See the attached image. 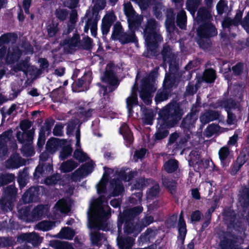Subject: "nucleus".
<instances>
[{
    "mask_svg": "<svg viewBox=\"0 0 249 249\" xmlns=\"http://www.w3.org/2000/svg\"><path fill=\"white\" fill-rule=\"evenodd\" d=\"M101 196L90 204L89 214V227L99 228L106 231V221L110 214V208Z\"/></svg>",
    "mask_w": 249,
    "mask_h": 249,
    "instance_id": "nucleus-1",
    "label": "nucleus"
},
{
    "mask_svg": "<svg viewBox=\"0 0 249 249\" xmlns=\"http://www.w3.org/2000/svg\"><path fill=\"white\" fill-rule=\"evenodd\" d=\"M143 34L147 47L150 49L161 41V37L159 34L158 24L154 19L148 20Z\"/></svg>",
    "mask_w": 249,
    "mask_h": 249,
    "instance_id": "nucleus-2",
    "label": "nucleus"
},
{
    "mask_svg": "<svg viewBox=\"0 0 249 249\" xmlns=\"http://www.w3.org/2000/svg\"><path fill=\"white\" fill-rule=\"evenodd\" d=\"M156 74L155 72L151 73L146 79L142 80V82L140 96L143 101L147 104L150 103L149 98L151 93L156 89L155 85V75Z\"/></svg>",
    "mask_w": 249,
    "mask_h": 249,
    "instance_id": "nucleus-3",
    "label": "nucleus"
},
{
    "mask_svg": "<svg viewBox=\"0 0 249 249\" xmlns=\"http://www.w3.org/2000/svg\"><path fill=\"white\" fill-rule=\"evenodd\" d=\"M124 11L128 18L127 20L130 29L139 27L142 20V17L136 15L130 3L124 4Z\"/></svg>",
    "mask_w": 249,
    "mask_h": 249,
    "instance_id": "nucleus-4",
    "label": "nucleus"
},
{
    "mask_svg": "<svg viewBox=\"0 0 249 249\" xmlns=\"http://www.w3.org/2000/svg\"><path fill=\"white\" fill-rule=\"evenodd\" d=\"M134 29L135 28H133L131 30L132 32L129 34H124L123 33L122 26L120 23H117L114 26V30L112 36L114 39L118 38L121 40L124 43L134 41L135 40V36L133 31Z\"/></svg>",
    "mask_w": 249,
    "mask_h": 249,
    "instance_id": "nucleus-5",
    "label": "nucleus"
},
{
    "mask_svg": "<svg viewBox=\"0 0 249 249\" xmlns=\"http://www.w3.org/2000/svg\"><path fill=\"white\" fill-rule=\"evenodd\" d=\"M218 235L220 238H223L219 244L222 249H237L236 246V240L231 238H234L236 234Z\"/></svg>",
    "mask_w": 249,
    "mask_h": 249,
    "instance_id": "nucleus-6",
    "label": "nucleus"
},
{
    "mask_svg": "<svg viewBox=\"0 0 249 249\" xmlns=\"http://www.w3.org/2000/svg\"><path fill=\"white\" fill-rule=\"evenodd\" d=\"M43 238L39 234H18L17 241L20 243L26 242L31 243L33 246H37L42 241Z\"/></svg>",
    "mask_w": 249,
    "mask_h": 249,
    "instance_id": "nucleus-7",
    "label": "nucleus"
},
{
    "mask_svg": "<svg viewBox=\"0 0 249 249\" xmlns=\"http://www.w3.org/2000/svg\"><path fill=\"white\" fill-rule=\"evenodd\" d=\"M117 245L120 249H131L134 239L132 237L125 236L129 234H118Z\"/></svg>",
    "mask_w": 249,
    "mask_h": 249,
    "instance_id": "nucleus-8",
    "label": "nucleus"
},
{
    "mask_svg": "<svg viewBox=\"0 0 249 249\" xmlns=\"http://www.w3.org/2000/svg\"><path fill=\"white\" fill-rule=\"evenodd\" d=\"M198 34L201 37H209L217 35L215 28L211 24H206L203 27L198 30Z\"/></svg>",
    "mask_w": 249,
    "mask_h": 249,
    "instance_id": "nucleus-9",
    "label": "nucleus"
},
{
    "mask_svg": "<svg viewBox=\"0 0 249 249\" xmlns=\"http://www.w3.org/2000/svg\"><path fill=\"white\" fill-rule=\"evenodd\" d=\"M62 44L65 49H69L68 51L71 53V50L79 46L80 44L79 36L77 34H74L71 38L64 40L62 42Z\"/></svg>",
    "mask_w": 249,
    "mask_h": 249,
    "instance_id": "nucleus-10",
    "label": "nucleus"
},
{
    "mask_svg": "<svg viewBox=\"0 0 249 249\" xmlns=\"http://www.w3.org/2000/svg\"><path fill=\"white\" fill-rule=\"evenodd\" d=\"M115 20V17L112 14L106 15L102 19V31L104 35L107 34L112 23Z\"/></svg>",
    "mask_w": 249,
    "mask_h": 249,
    "instance_id": "nucleus-11",
    "label": "nucleus"
},
{
    "mask_svg": "<svg viewBox=\"0 0 249 249\" xmlns=\"http://www.w3.org/2000/svg\"><path fill=\"white\" fill-rule=\"evenodd\" d=\"M65 142V140H59L57 139H52L47 142L46 144V151L51 154H53L61 147Z\"/></svg>",
    "mask_w": 249,
    "mask_h": 249,
    "instance_id": "nucleus-12",
    "label": "nucleus"
},
{
    "mask_svg": "<svg viewBox=\"0 0 249 249\" xmlns=\"http://www.w3.org/2000/svg\"><path fill=\"white\" fill-rule=\"evenodd\" d=\"M227 130L226 128H221L216 124H212L206 128L204 131V135L207 137H210L213 135H218Z\"/></svg>",
    "mask_w": 249,
    "mask_h": 249,
    "instance_id": "nucleus-13",
    "label": "nucleus"
},
{
    "mask_svg": "<svg viewBox=\"0 0 249 249\" xmlns=\"http://www.w3.org/2000/svg\"><path fill=\"white\" fill-rule=\"evenodd\" d=\"M78 166L77 163L72 160H69L63 162L60 167V170L63 173L70 172Z\"/></svg>",
    "mask_w": 249,
    "mask_h": 249,
    "instance_id": "nucleus-14",
    "label": "nucleus"
},
{
    "mask_svg": "<svg viewBox=\"0 0 249 249\" xmlns=\"http://www.w3.org/2000/svg\"><path fill=\"white\" fill-rule=\"evenodd\" d=\"M46 212V210L43 206H38L32 212V214L29 218L31 221H35L39 219Z\"/></svg>",
    "mask_w": 249,
    "mask_h": 249,
    "instance_id": "nucleus-15",
    "label": "nucleus"
},
{
    "mask_svg": "<svg viewBox=\"0 0 249 249\" xmlns=\"http://www.w3.org/2000/svg\"><path fill=\"white\" fill-rule=\"evenodd\" d=\"M61 147L62 149L60 151L59 157L61 160H64L71 155L72 148L70 143L66 141H65L64 144H62Z\"/></svg>",
    "mask_w": 249,
    "mask_h": 249,
    "instance_id": "nucleus-16",
    "label": "nucleus"
},
{
    "mask_svg": "<svg viewBox=\"0 0 249 249\" xmlns=\"http://www.w3.org/2000/svg\"><path fill=\"white\" fill-rule=\"evenodd\" d=\"M20 55V52L18 48L10 49L7 56L6 61L8 63H13L18 60Z\"/></svg>",
    "mask_w": 249,
    "mask_h": 249,
    "instance_id": "nucleus-17",
    "label": "nucleus"
},
{
    "mask_svg": "<svg viewBox=\"0 0 249 249\" xmlns=\"http://www.w3.org/2000/svg\"><path fill=\"white\" fill-rule=\"evenodd\" d=\"M55 209L61 213H67L70 211V205L68 202L64 199L59 201L55 205Z\"/></svg>",
    "mask_w": 249,
    "mask_h": 249,
    "instance_id": "nucleus-18",
    "label": "nucleus"
},
{
    "mask_svg": "<svg viewBox=\"0 0 249 249\" xmlns=\"http://www.w3.org/2000/svg\"><path fill=\"white\" fill-rule=\"evenodd\" d=\"M77 20V13L75 10H72L70 14V18L68 22V31L67 33L72 31L75 27Z\"/></svg>",
    "mask_w": 249,
    "mask_h": 249,
    "instance_id": "nucleus-19",
    "label": "nucleus"
},
{
    "mask_svg": "<svg viewBox=\"0 0 249 249\" xmlns=\"http://www.w3.org/2000/svg\"><path fill=\"white\" fill-rule=\"evenodd\" d=\"M55 226V223L49 221H43L36 226V229L43 231H46Z\"/></svg>",
    "mask_w": 249,
    "mask_h": 249,
    "instance_id": "nucleus-20",
    "label": "nucleus"
},
{
    "mask_svg": "<svg viewBox=\"0 0 249 249\" xmlns=\"http://www.w3.org/2000/svg\"><path fill=\"white\" fill-rule=\"evenodd\" d=\"M15 244V239L12 237H0V247H12Z\"/></svg>",
    "mask_w": 249,
    "mask_h": 249,
    "instance_id": "nucleus-21",
    "label": "nucleus"
},
{
    "mask_svg": "<svg viewBox=\"0 0 249 249\" xmlns=\"http://www.w3.org/2000/svg\"><path fill=\"white\" fill-rule=\"evenodd\" d=\"M103 81L108 83L111 86L116 85L118 81L115 75L111 72L106 71L104 77L102 78Z\"/></svg>",
    "mask_w": 249,
    "mask_h": 249,
    "instance_id": "nucleus-22",
    "label": "nucleus"
},
{
    "mask_svg": "<svg viewBox=\"0 0 249 249\" xmlns=\"http://www.w3.org/2000/svg\"><path fill=\"white\" fill-rule=\"evenodd\" d=\"M165 170L168 173H171L175 171L178 167V163L177 160H170L165 163Z\"/></svg>",
    "mask_w": 249,
    "mask_h": 249,
    "instance_id": "nucleus-23",
    "label": "nucleus"
},
{
    "mask_svg": "<svg viewBox=\"0 0 249 249\" xmlns=\"http://www.w3.org/2000/svg\"><path fill=\"white\" fill-rule=\"evenodd\" d=\"M110 184L113 189V195L118 196L124 191L123 186L120 183V181L112 180Z\"/></svg>",
    "mask_w": 249,
    "mask_h": 249,
    "instance_id": "nucleus-24",
    "label": "nucleus"
},
{
    "mask_svg": "<svg viewBox=\"0 0 249 249\" xmlns=\"http://www.w3.org/2000/svg\"><path fill=\"white\" fill-rule=\"evenodd\" d=\"M200 3V0H188L186 3L187 9L194 16Z\"/></svg>",
    "mask_w": 249,
    "mask_h": 249,
    "instance_id": "nucleus-25",
    "label": "nucleus"
},
{
    "mask_svg": "<svg viewBox=\"0 0 249 249\" xmlns=\"http://www.w3.org/2000/svg\"><path fill=\"white\" fill-rule=\"evenodd\" d=\"M108 180V176L106 173L103 175L102 178L99 183L97 185V192L99 194L104 193L105 191V186Z\"/></svg>",
    "mask_w": 249,
    "mask_h": 249,
    "instance_id": "nucleus-26",
    "label": "nucleus"
},
{
    "mask_svg": "<svg viewBox=\"0 0 249 249\" xmlns=\"http://www.w3.org/2000/svg\"><path fill=\"white\" fill-rule=\"evenodd\" d=\"M91 243L94 246H100L102 245V240L105 234H89Z\"/></svg>",
    "mask_w": 249,
    "mask_h": 249,
    "instance_id": "nucleus-27",
    "label": "nucleus"
},
{
    "mask_svg": "<svg viewBox=\"0 0 249 249\" xmlns=\"http://www.w3.org/2000/svg\"><path fill=\"white\" fill-rule=\"evenodd\" d=\"M216 77L215 71L212 69L205 71L204 73V79L207 82L212 83L214 81Z\"/></svg>",
    "mask_w": 249,
    "mask_h": 249,
    "instance_id": "nucleus-28",
    "label": "nucleus"
},
{
    "mask_svg": "<svg viewBox=\"0 0 249 249\" xmlns=\"http://www.w3.org/2000/svg\"><path fill=\"white\" fill-rule=\"evenodd\" d=\"M177 22L178 25L180 28H184L186 22V17L184 11H181L178 14Z\"/></svg>",
    "mask_w": 249,
    "mask_h": 249,
    "instance_id": "nucleus-29",
    "label": "nucleus"
},
{
    "mask_svg": "<svg viewBox=\"0 0 249 249\" xmlns=\"http://www.w3.org/2000/svg\"><path fill=\"white\" fill-rule=\"evenodd\" d=\"M120 133L124 135L125 139L127 140L129 142H132V135L130 131L128 129L126 125L124 124L120 128Z\"/></svg>",
    "mask_w": 249,
    "mask_h": 249,
    "instance_id": "nucleus-30",
    "label": "nucleus"
},
{
    "mask_svg": "<svg viewBox=\"0 0 249 249\" xmlns=\"http://www.w3.org/2000/svg\"><path fill=\"white\" fill-rule=\"evenodd\" d=\"M73 157L80 162H83L88 159V156L87 154L83 152L80 149H77L75 150Z\"/></svg>",
    "mask_w": 249,
    "mask_h": 249,
    "instance_id": "nucleus-31",
    "label": "nucleus"
},
{
    "mask_svg": "<svg viewBox=\"0 0 249 249\" xmlns=\"http://www.w3.org/2000/svg\"><path fill=\"white\" fill-rule=\"evenodd\" d=\"M156 234H141L138 239L139 246H142L144 243H149L151 238H155Z\"/></svg>",
    "mask_w": 249,
    "mask_h": 249,
    "instance_id": "nucleus-32",
    "label": "nucleus"
},
{
    "mask_svg": "<svg viewBox=\"0 0 249 249\" xmlns=\"http://www.w3.org/2000/svg\"><path fill=\"white\" fill-rule=\"evenodd\" d=\"M127 106L128 110H130L132 106L137 104V94L135 92L133 91L131 95L127 98Z\"/></svg>",
    "mask_w": 249,
    "mask_h": 249,
    "instance_id": "nucleus-33",
    "label": "nucleus"
},
{
    "mask_svg": "<svg viewBox=\"0 0 249 249\" xmlns=\"http://www.w3.org/2000/svg\"><path fill=\"white\" fill-rule=\"evenodd\" d=\"M178 230L179 233H186L187 232L186 224L183 220L182 212L180 213L179 216V219L178 224Z\"/></svg>",
    "mask_w": 249,
    "mask_h": 249,
    "instance_id": "nucleus-34",
    "label": "nucleus"
},
{
    "mask_svg": "<svg viewBox=\"0 0 249 249\" xmlns=\"http://www.w3.org/2000/svg\"><path fill=\"white\" fill-rule=\"evenodd\" d=\"M86 170V165L82 167V168L78 169L72 175V179L74 180H77L78 178H76V176L77 177L81 178L89 173V172Z\"/></svg>",
    "mask_w": 249,
    "mask_h": 249,
    "instance_id": "nucleus-35",
    "label": "nucleus"
},
{
    "mask_svg": "<svg viewBox=\"0 0 249 249\" xmlns=\"http://www.w3.org/2000/svg\"><path fill=\"white\" fill-rule=\"evenodd\" d=\"M219 157L221 161L225 160L230 154V150L227 147L221 148L218 152Z\"/></svg>",
    "mask_w": 249,
    "mask_h": 249,
    "instance_id": "nucleus-36",
    "label": "nucleus"
},
{
    "mask_svg": "<svg viewBox=\"0 0 249 249\" xmlns=\"http://www.w3.org/2000/svg\"><path fill=\"white\" fill-rule=\"evenodd\" d=\"M18 157L11 158L6 162V166L9 168H14L18 167Z\"/></svg>",
    "mask_w": 249,
    "mask_h": 249,
    "instance_id": "nucleus-37",
    "label": "nucleus"
},
{
    "mask_svg": "<svg viewBox=\"0 0 249 249\" xmlns=\"http://www.w3.org/2000/svg\"><path fill=\"white\" fill-rule=\"evenodd\" d=\"M56 17L61 20H64L66 19L68 12L66 10L57 9L55 12Z\"/></svg>",
    "mask_w": 249,
    "mask_h": 249,
    "instance_id": "nucleus-38",
    "label": "nucleus"
},
{
    "mask_svg": "<svg viewBox=\"0 0 249 249\" xmlns=\"http://www.w3.org/2000/svg\"><path fill=\"white\" fill-rule=\"evenodd\" d=\"M12 135V131L9 130L7 131L4 132L0 136V142L1 143L6 142L11 139Z\"/></svg>",
    "mask_w": 249,
    "mask_h": 249,
    "instance_id": "nucleus-39",
    "label": "nucleus"
},
{
    "mask_svg": "<svg viewBox=\"0 0 249 249\" xmlns=\"http://www.w3.org/2000/svg\"><path fill=\"white\" fill-rule=\"evenodd\" d=\"M210 116H211V114H210V111L206 112L202 114L200 117V120L201 122L205 124L211 121H213V118H210Z\"/></svg>",
    "mask_w": 249,
    "mask_h": 249,
    "instance_id": "nucleus-40",
    "label": "nucleus"
},
{
    "mask_svg": "<svg viewBox=\"0 0 249 249\" xmlns=\"http://www.w3.org/2000/svg\"><path fill=\"white\" fill-rule=\"evenodd\" d=\"M90 28L91 33L92 35L93 36H96V29H97V24L96 22H94L92 25H90L89 23H87L85 27V32H87L89 28Z\"/></svg>",
    "mask_w": 249,
    "mask_h": 249,
    "instance_id": "nucleus-41",
    "label": "nucleus"
},
{
    "mask_svg": "<svg viewBox=\"0 0 249 249\" xmlns=\"http://www.w3.org/2000/svg\"><path fill=\"white\" fill-rule=\"evenodd\" d=\"M49 235L51 237H53L60 239H66L71 240L74 237L76 234H46V235Z\"/></svg>",
    "mask_w": 249,
    "mask_h": 249,
    "instance_id": "nucleus-42",
    "label": "nucleus"
},
{
    "mask_svg": "<svg viewBox=\"0 0 249 249\" xmlns=\"http://www.w3.org/2000/svg\"><path fill=\"white\" fill-rule=\"evenodd\" d=\"M159 192V186L158 184L156 183L154 185L150 188L148 192V195L151 196H156Z\"/></svg>",
    "mask_w": 249,
    "mask_h": 249,
    "instance_id": "nucleus-43",
    "label": "nucleus"
},
{
    "mask_svg": "<svg viewBox=\"0 0 249 249\" xmlns=\"http://www.w3.org/2000/svg\"><path fill=\"white\" fill-rule=\"evenodd\" d=\"M163 184L168 187L171 191H174L176 186V183L173 180H165L163 181Z\"/></svg>",
    "mask_w": 249,
    "mask_h": 249,
    "instance_id": "nucleus-44",
    "label": "nucleus"
},
{
    "mask_svg": "<svg viewBox=\"0 0 249 249\" xmlns=\"http://www.w3.org/2000/svg\"><path fill=\"white\" fill-rule=\"evenodd\" d=\"M198 19H203V16L205 18H209L210 17V14L208 12L204 9H200L197 13Z\"/></svg>",
    "mask_w": 249,
    "mask_h": 249,
    "instance_id": "nucleus-45",
    "label": "nucleus"
},
{
    "mask_svg": "<svg viewBox=\"0 0 249 249\" xmlns=\"http://www.w3.org/2000/svg\"><path fill=\"white\" fill-rule=\"evenodd\" d=\"M58 178V176H53L50 178H46L45 181V182L47 185L55 184L57 183Z\"/></svg>",
    "mask_w": 249,
    "mask_h": 249,
    "instance_id": "nucleus-46",
    "label": "nucleus"
},
{
    "mask_svg": "<svg viewBox=\"0 0 249 249\" xmlns=\"http://www.w3.org/2000/svg\"><path fill=\"white\" fill-rule=\"evenodd\" d=\"M146 153V149H141L140 150H137L135 152V155H134V159H136L135 160L136 161L137 160L139 159H142V158L145 154Z\"/></svg>",
    "mask_w": 249,
    "mask_h": 249,
    "instance_id": "nucleus-47",
    "label": "nucleus"
},
{
    "mask_svg": "<svg viewBox=\"0 0 249 249\" xmlns=\"http://www.w3.org/2000/svg\"><path fill=\"white\" fill-rule=\"evenodd\" d=\"M63 126L61 124H57L55 126L53 133L54 135L61 136L62 134Z\"/></svg>",
    "mask_w": 249,
    "mask_h": 249,
    "instance_id": "nucleus-48",
    "label": "nucleus"
},
{
    "mask_svg": "<svg viewBox=\"0 0 249 249\" xmlns=\"http://www.w3.org/2000/svg\"><path fill=\"white\" fill-rule=\"evenodd\" d=\"M242 24L244 28L249 33V13L245 18Z\"/></svg>",
    "mask_w": 249,
    "mask_h": 249,
    "instance_id": "nucleus-49",
    "label": "nucleus"
},
{
    "mask_svg": "<svg viewBox=\"0 0 249 249\" xmlns=\"http://www.w3.org/2000/svg\"><path fill=\"white\" fill-rule=\"evenodd\" d=\"M201 218V213L199 211H196L194 212L191 215V220L192 221H198Z\"/></svg>",
    "mask_w": 249,
    "mask_h": 249,
    "instance_id": "nucleus-50",
    "label": "nucleus"
},
{
    "mask_svg": "<svg viewBox=\"0 0 249 249\" xmlns=\"http://www.w3.org/2000/svg\"><path fill=\"white\" fill-rule=\"evenodd\" d=\"M63 242L58 240H51L50 241V246L56 249H60Z\"/></svg>",
    "mask_w": 249,
    "mask_h": 249,
    "instance_id": "nucleus-51",
    "label": "nucleus"
},
{
    "mask_svg": "<svg viewBox=\"0 0 249 249\" xmlns=\"http://www.w3.org/2000/svg\"><path fill=\"white\" fill-rule=\"evenodd\" d=\"M31 123L29 121L24 120L20 123V128L22 130H26L31 126Z\"/></svg>",
    "mask_w": 249,
    "mask_h": 249,
    "instance_id": "nucleus-52",
    "label": "nucleus"
},
{
    "mask_svg": "<svg viewBox=\"0 0 249 249\" xmlns=\"http://www.w3.org/2000/svg\"><path fill=\"white\" fill-rule=\"evenodd\" d=\"M243 69L242 64H238L232 68V70L235 74H239Z\"/></svg>",
    "mask_w": 249,
    "mask_h": 249,
    "instance_id": "nucleus-53",
    "label": "nucleus"
},
{
    "mask_svg": "<svg viewBox=\"0 0 249 249\" xmlns=\"http://www.w3.org/2000/svg\"><path fill=\"white\" fill-rule=\"evenodd\" d=\"M31 4V0H24L23 2V7L24 9L25 12L26 13H29V7Z\"/></svg>",
    "mask_w": 249,
    "mask_h": 249,
    "instance_id": "nucleus-54",
    "label": "nucleus"
},
{
    "mask_svg": "<svg viewBox=\"0 0 249 249\" xmlns=\"http://www.w3.org/2000/svg\"><path fill=\"white\" fill-rule=\"evenodd\" d=\"M170 52V48L168 46L164 47L162 51V55L164 61L166 60V57L169 55Z\"/></svg>",
    "mask_w": 249,
    "mask_h": 249,
    "instance_id": "nucleus-55",
    "label": "nucleus"
},
{
    "mask_svg": "<svg viewBox=\"0 0 249 249\" xmlns=\"http://www.w3.org/2000/svg\"><path fill=\"white\" fill-rule=\"evenodd\" d=\"M76 231L70 227H64L62 228L59 233H73Z\"/></svg>",
    "mask_w": 249,
    "mask_h": 249,
    "instance_id": "nucleus-56",
    "label": "nucleus"
},
{
    "mask_svg": "<svg viewBox=\"0 0 249 249\" xmlns=\"http://www.w3.org/2000/svg\"><path fill=\"white\" fill-rule=\"evenodd\" d=\"M167 98V97L164 93H159L156 97V101L160 102L165 100Z\"/></svg>",
    "mask_w": 249,
    "mask_h": 249,
    "instance_id": "nucleus-57",
    "label": "nucleus"
},
{
    "mask_svg": "<svg viewBox=\"0 0 249 249\" xmlns=\"http://www.w3.org/2000/svg\"><path fill=\"white\" fill-rule=\"evenodd\" d=\"M238 139V135L237 134H234L233 136L231 137L230 138V140L228 142V144L231 145H234L237 142Z\"/></svg>",
    "mask_w": 249,
    "mask_h": 249,
    "instance_id": "nucleus-58",
    "label": "nucleus"
},
{
    "mask_svg": "<svg viewBox=\"0 0 249 249\" xmlns=\"http://www.w3.org/2000/svg\"><path fill=\"white\" fill-rule=\"evenodd\" d=\"M168 133L167 131H164L163 132L158 131L156 134V138L157 139H161L167 136Z\"/></svg>",
    "mask_w": 249,
    "mask_h": 249,
    "instance_id": "nucleus-59",
    "label": "nucleus"
},
{
    "mask_svg": "<svg viewBox=\"0 0 249 249\" xmlns=\"http://www.w3.org/2000/svg\"><path fill=\"white\" fill-rule=\"evenodd\" d=\"M224 6V2L222 0H220L218 4H217L216 8L217 11L219 14H222L223 13V8Z\"/></svg>",
    "mask_w": 249,
    "mask_h": 249,
    "instance_id": "nucleus-60",
    "label": "nucleus"
},
{
    "mask_svg": "<svg viewBox=\"0 0 249 249\" xmlns=\"http://www.w3.org/2000/svg\"><path fill=\"white\" fill-rule=\"evenodd\" d=\"M162 11H164V9L161 8V6L160 5L155 8V13L157 18H160Z\"/></svg>",
    "mask_w": 249,
    "mask_h": 249,
    "instance_id": "nucleus-61",
    "label": "nucleus"
},
{
    "mask_svg": "<svg viewBox=\"0 0 249 249\" xmlns=\"http://www.w3.org/2000/svg\"><path fill=\"white\" fill-rule=\"evenodd\" d=\"M60 249H74V248L69 243L63 241Z\"/></svg>",
    "mask_w": 249,
    "mask_h": 249,
    "instance_id": "nucleus-62",
    "label": "nucleus"
},
{
    "mask_svg": "<svg viewBox=\"0 0 249 249\" xmlns=\"http://www.w3.org/2000/svg\"><path fill=\"white\" fill-rule=\"evenodd\" d=\"M58 30L56 27H50L48 29V34L50 36H53L57 32Z\"/></svg>",
    "mask_w": 249,
    "mask_h": 249,
    "instance_id": "nucleus-63",
    "label": "nucleus"
},
{
    "mask_svg": "<svg viewBox=\"0 0 249 249\" xmlns=\"http://www.w3.org/2000/svg\"><path fill=\"white\" fill-rule=\"evenodd\" d=\"M194 157H195V155H194V154L191 153V154L190 155V157H191L190 160L193 164L198 163H199V161H201L200 160H199V156H197L195 159L194 158Z\"/></svg>",
    "mask_w": 249,
    "mask_h": 249,
    "instance_id": "nucleus-64",
    "label": "nucleus"
}]
</instances>
